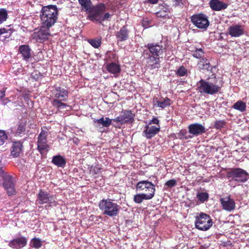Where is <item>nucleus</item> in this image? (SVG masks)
I'll use <instances>...</instances> for the list:
<instances>
[{
  "label": "nucleus",
  "mask_w": 249,
  "mask_h": 249,
  "mask_svg": "<svg viewBox=\"0 0 249 249\" xmlns=\"http://www.w3.org/2000/svg\"><path fill=\"white\" fill-rule=\"evenodd\" d=\"M150 54L147 60V65L151 69H158L160 66V58H162L166 52V47L161 44L148 43L146 46Z\"/></svg>",
  "instance_id": "obj_1"
},
{
  "label": "nucleus",
  "mask_w": 249,
  "mask_h": 249,
  "mask_svg": "<svg viewBox=\"0 0 249 249\" xmlns=\"http://www.w3.org/2000/svg\"><path fill=\"white\" fill-rule=\"evenodd\" d=\"M222 84L218 83L215 77L201 79L197 83V89L202 94L214 95L218 93L221 89Z\"/></svg>",
  "instance_id": "obj_2"
},
{
  "label": "nucleus",
  "mask_w": 249,
  "mask_h": 249,
  "mask_svg": "<svg viewBox=\"0 0 249 249\" xmlns=\"http://www.w3.org/2000/svg\"><path fill=\"white\" fill-rule=\"evenodd\" d=\"M40 16L42 25L50 28L54 24L57 19L58 10L56 6L50 5L43 7Z\"/></svg>",
  "instance_id": "obj_3"
},
{
  "label": "nucleus",
  "mask_w": 249,
  "mask_h": 249,
  "mask_svg": "<svg viewBox=\"0 0 249 249\" xmlns=\"http://www.w3.org/2000/svg\"><path fill=\"white\" fill-rule=\"evenodd\" d=\"M99 207L104 214L110 217L116 216L121 209V206L113 202L111 199L101 200L99 202Z\"/></svg>",
  "instance_id": "obj_4"
},
{
  "label": "nucleus",
  "mask_w": 249,
  "mask_h": 249,
  "mask_svg": "<svg viewBox=\"0 0 249 249\" xmlns=\"http://www.w3.org/2000/svg\"><path fill=\"white\" fill-rule=\"evenodd\" d=\"M0 183H2L9 196L16 194L15 184L12 177L7 175L2 168H0Z\"/></svg>",
  "instance_id": "obj_5"
},
{
  "label": "nucleus",
  "mask_w": 249,
  "mask_h": 249,
  "mask_svg": "<svg viewBox=\"0 0 249 249\" xmlns=\"http://www.w3.org/2000/svg\"><path fill=\"white\" fill-rule=\"evenodd\" d=\"M213 225V221L210 216L201 213L196 217V227L201 231H207Z\"/></svg>",
  "instance_id": "obj_6"
},
{
  "label": "nucleus",
  "mask_w": 249,
  "mask_h": 249,
  "mask_svg": "<svg viewBox=\"0 0 249 249\" xmlns=\"http://www.w3.org/2000/svg\"><path fill=\"white\" fill-rule=\"evenodd\" d=\"M136 188L139 191H144L146 196H149L152 199L155 195L156 188L155 185L148 180H143L139 181L136 186Z\"/></svg>",
  "instance_id": "obj_7"
},
{
  "label": "nucleus",
  "mask_w": 249,
  "mask_h": 249,
  "mask_svg": "<svg viewBox=\"0 0 249 249\" xmlns=\"http://www.w3.org/2000/svg\"><path fill=\"white\" fill-rule=\"evenodd\" d=\"M192 22L196 27L202 29H206L209 25L207 16L202 13L193 15L191 18Z\"/></svg>",
  "instance_id": "obj_8"
},
{
  "label": "nucleus",
  "mask_w": 249,
  "mask_h": 249,
  "mask_svg": "<svg viewBox=\"0 0 249 249\" xmlns=\"http://www.w3.org/2000/svg\"><path fill=\"white\" fill-rule=\"evenodd\" d=\"M229 178L237 182H244L247 180L248 173L241 168H235L228 172Z\"/></svg>",
  "instance_id": "obj_9"
},
{
  "label": "nucleus",
  "mask_w": 249,
  "mask_h": 249,
  "mask_svg": "<svg viewBox=\"0 0 249 249\" xmlns=\"http://www.w3.org/2000/svg\"><path fill=\"white\" fill-rule=\"evenodd\" d=\"M48 135L47 131L42 129L38 136L37 149L41 154L48 151L49 147L47 143Z\"/></svg>",
  "instance_id": "obj_10"
},
{
  "label": "nucleus",
  "mask_w": 249,
  "mask_h": 249,
  "mask_svg": "<svg viewBox=\"0 0 249 249\" xmlns=\"http://www.w3.org/2000/svg\"><path fill=\"white\" fill-rule=\"evenodd\" d=\"M39 204H44L49 203L50 206L56 205V198L53 196H51L47 192L40 190L37 195L36 200Z\"/></svg>",
  "instance_id": "obj_11"
},
{
  "label": "nucleus",
  "mask_w": 249,
  "mask_h": 249,
  "mask_svg": "<svg viewBox=\"0 0 249 249\" xmlns=\"http://www.w3.org/2000/svg\"><path fill=\"white\" fill-rule=\"evenodd\" d=\"M50 35L49 28L46 27H42L38 30H35L32 35L33 39L37 42H42L48 39V36Z\"/></svg>",
  "instance_id": "obj_12"
},
{
  "label": "nucleus",
  "mask_w": 249,
  "mask_h": 249,
  "mask_svg": "<svg viewBox=\"0 0 249 249\" xmlns=\"http://www.w3.org/2000/svg\"><path fill=\"white\" fill-rule=\"evenodd\" d=\"M228 32L231 37H238L245 34V27L242 25L233 24L228 28Z\"/></svg>",
  "instance_id": "obj_13"
},
{
  "label": "nucleus",
  "mask_w": 249,
  "mask_h": 249,
  "mask_svg": "<svg viewBox=\"0 0 249 249\" xmlns=\"http://www.w3.org/2000/svg\"><path fill=\"white\" fill-rule=\"evenodd\" d=\"M106 9V6L102 3H100L94 6L92 10V14L90 17L91 20H95L98 21L100 17H102Z\"/></svg>",
  "instance_id": "obj_14"
},
{
  "label": "nucleus",
  "mask_w": 249,
  "mask_h": 249,
  "mask_svg": "<svg viewBox=\"0 0 249 249\" xmlns=\"http://www.w3.org/2000/svg\"><path fill=\"white\" fill-rule=\"evenodd\" d=\"M113 120L121 124L132 122L133 121V115L131 111L125 110Z\"/></svg>",
  "instance_id": "obj_15"
},
{
  "label": "nucleus",
  "mask_w": 249,
  "mask_h": 249,
  "mask_svg": "<svg viewBox=\"0 0 249 249\" xmlns=\"http://www.w3.org/2000/svg\"><path fill=\"white\" fill-rule=\"evenodd\" d=\"M220 202L223 209L226 211L231 212L235 209V201L229 196L221 198Z\"/></svg>",
  "instance_id": "obj_16"
},
{
  "label": "nucleus",
  "mask_w": 249,
  "mask_h": 249,
  "mask_svg": "<svg viewBox=\"0 0 249 249\" xmlns=\"http://www.w3.org/2000/svg\"><path fill=\"white\" fill-rule=\"evenodd\" d=\"M53 99L66 101L68 97V91L64 88L56 87L52 91Z\"/></svg>",
  "instance_id": "obj_17"
},
{
  "label": "nucleus",
  "mask_w": 249,
  "mask_h": 249,
  "mask_svg": "<svg viewBox=\"0 0 249 249\" xmlns=\"http://www.w3.org/2000/svg\"><path fill=\"white\" fill-rule=\"evenodd\" d=\"M27 238L25 237L21 236L10 241L9 246L14 249H19L23 248L27 245Z\"/></svg>",
  "instance_id": "obj_18"
},
{
  "label": "nucleus",
  "mask_w": 249,
  "mask_h": 249,
  "mask_svg": "<svg viewBox=\"0 0 249 249\" xmlns=\"http://www.w3.org/2000/svg\"><path fill=\"white\" fill-rule=\"evenodd\" d=\"M160 130V126L147 125L143 132V136L147 139H151L155 136Z\"/></svg>",
  "instance_id": "obj_19"
},
{
  "label": "nucleus",
  "mask_w": 249,
  "mask_h": 249,
  "mask_svg": "<svg viewBox=\"0 0 249 249\" xmlns=\"http://www.w3.org/2000/svg\"><path fill=\"white\" fill-rule=\"evenodd\" d=\"M188 128L189 133L196 136L201 135L205 132L204 126L198 123L189 125Z\"/></svg>",
  "instance_id": "obj_20"
},
{
  "label": "nucleus",
  "mask_w": 249,
  "mask_h": 249,
  "mask_svg": "<svg viewBox=\"0 0 249 249\" xmlns=\"http://www.w3.org/2000/svg\"><path fill=\"white\" fill-rule=\"evenodd\" d=\"M18 52L23 59L27 61L31 57L32 50L28 45H22L18 48Z\"/></svg>",
  "instance_id": "obj_21"
},
{
  "label": "nucleus",
  "mask_w": 249,
  "mask_h": 249,
  "mask_svg": "<svg viewBox=\"0 0 249 249\" xmlns=\"http://www.w3.org/2000/svg\"><path fill=\"white\" fill-rule=\"evenodd\" d=\"M209 5L213 10L216 11L224 10L228 7L227 3H224L219 0H210Z\"/></svg>",
  "instance_id": "obj_22"
},
{
  "label": "nucleus",
  "mask_w": 249,
  "mask_h": 249,
  "mask_svg": "<svg viewBox=\"0 0 249 249\" xmlns=\"http://www.w3.org/2000/svg\"><path fill=\"white\" fill-rule=\"evenodd\" d=\"M22 144L20 141L13 142L11 149V156L13 158L18 157L22 151Z\"/></svg>",
  "instance_id": "obj_23"
},
{
  "label": "nucleus",
  "mask_w": 249,
  "mask_h": 249,
  "mask_svg": "<svg viewBox=\"0 0 249 249\" xmlns=\"http://www.w3.org/2000/svg\"><path fill=\"white\" fill-rule=\"evenodd\" d=\"M113 120L108 117H102L99 119H94L93 123L95 127H98V124H101L105 127H109L112 124Z\"/></svg>",
  "instance_id": "obj_24"
},
{
  "label": "nucleus",
  "mask_w": 249,
  "mask_h": 249,
  "mask_svg": "<svg viewBox=\"0 0 249 249\" xmlns=\"http://www.w3.org/2000/svg\"><path fill=\"white\" fill-rule=\"evenodd\" d=\"M116 36L118 41H125L128 38V31L126 28L124 26L116 34Z\"/></svg>",
  "instance_id": "obj_25"
},
{
  "label": "nucleus",
  "mask_w": 249,
  "mask_h": 249,
  "mask_svg": "<svg viewBox=\"0 0 249 249\" xmlns=\"http://www.w3.org/2000/svg\"><path fill=\"white\" fill-rule=\"evenodd\" d=\"M107 71L112 74H118L121 68L120 66L114 62H111L107 65Z\"/></svg>",
  "instance_id": "obj_26"
},
{
  "label": "nucleus",
  "mask_w": 249,
  "mask_h": 249,
  "mask_svg": "<svg viewBox=\"0 0 249 249\" xmlns=\"http://www.w3.org/2000/svg\"><path fill=\"white\" fill-rule=\"evenodd\" d=\"M52 162L58 167H64L66 163L65 159L60 155L53 156Z\"/></svg>",
  "instance_id": "obj_27"
},
{
  "label": "nucleus",
  "mask_w": 249,
  "mask_h": 249,
  "mask_svg": "<svg viewBox=\"0 0 249 249\" xmlns=\"http://www.w3.org/2000/svg\"><path fill=\"white\" fill-rule=\"evenodd\" d=\"M171 105V100L168 98H161L159 100H156L155 103V106L161 108H165Z\"/></svg>",
  "instance_id": "obj_28"
},
{
  "label": "nucleus",
  "mask_w": 249,
  "mask_h": 249,
  "mask_svg": "<svg viewBox=\"0 0 249 249\" xmlns=\"http://www.w3.org/2000/svg\"><path fill=\"white\" fill-rule=\"evenodd\" d=\"M198 67L201 70H205L208 71H211L212 69L209 60L206 58L200 59L198 62Z\"/></svg>",
  "instance_id": "obj_29"
},
{
  "label": "nucleus",
  "mask_w": 249,
  "mask_h": 249,
  "mask_svg": "<svg viewBox=\"0 0 249 249\" xmlns=\"http://www.w3.org/2000/svg\"><path fill=\"white\" fill-rule=\"evenodd\" d=\"M232 108L240 112H243L246 111L247 106L245 103L241 100H239L233 105Z\"/></svg>",
  "instance_id": "obj_30"
},
{
  "label": "nucleus",
  "mask_w": 249,
  "mask_h": 249,
  "mask_svg": "<svg viewBox=\"0 0 249 249\" xmlns=\"http://www.w3.org/2000/svg\"><path fill=\"white\" fill-rule=\"evenodd\" d=\"M144 193L138 194L134 196L133 201L137 204H140L142 202L143 200H150L151 196L148 197Z\"/></svg>",
  "instance_id": "obj_31"
},
{
  "label": "nucleus",
  "mask_w": 249,
  "mask_h": 249,
  "mask_svg": "<svg viewBox=\"0 0 249 249\" xmlns=\"http://www.w3.org/2000/svg\"><path fill=\"white\" fill-rule=\"evenodd\" d=\"M62 101L57 99H53L51 103L53 107H56L58 110H60L64 109L67 107V105L63 103Z\"/></svg>",
  "instance_id": "obj_32"
},
{
  "label": "nucleus",
  "mask_w": 249,
  "mask_h": 249,
  "mask_svg": "<svg viewBox=\"0 0 249 249\" xmlns=\"http://www.w3.org/2000/svg\"><path fill=\"white\" fill-rule=\"evenodd\" d=\"M78 1L83 9H84L86 11H89L90 10V5L91 3L90 0H78Z\"/></svg>",
  "instance_id": "obj_33"
},
{
  "label": "nucleus",
  "mask_w": 249,
  "mask_h": 249,
  "mask_svg": "<svg viewBox=\"0 0 249 249\" xmlns=\"http://www.w3.org/2000/svg\"><path fill=\"white\" fill-rule=\"evenodd\" d=\"M170 13L169 9L167 8H165L164 10H160V11L157 12L156 13V15L157 17L159 18H170V16L169 15Z\"/></svg>",
  "instance_id": "obj_34"
},
{
  "label": "nucleus",
  "mask_w": 249,
  "mask_h": 249,
  "mask_svg": "<svg viewBox=\"0 0 249 249\" xmlns=\"http://www.w3.org/2000/svg\"><path fill=\"white\" fill-rule=\"evenodd\" d=\"M30 246L35 249H39L42 246V241L38 238H33L30 242Z\"/></svg>",
  "instance_id": "obj_35"
},
{
  "label": "nucleus",
  "mask_w": 249,
  "mask_h": 249,
  "mask_svg": "<svg viewBox=\"0 0 249 249\" xmlns=\"http://www.w3.org/2000/svg\"><path fill=\"white\" fill-rule=\"evenodd\" d=\"M209 194L205 192H199L196 195V197L201 202L206 201L209 198Z\"/></svg>",
  "instance_id": "obj_36"
},
{
  "label": "nucleus",
  "mask_w": 249,
  "mask_h": 249,
  "mask_svg": "<svg viewBox=\"0 0 249 249\" xmlns=\"http://www.w3.org/2000/svg\"><path fill=\"white\" fill-rule=\"evenodd\" d=\"M88 42L95 48H98L101 44V39L98 38L89 39Z\"/></svg>",
  "instance_id": "obj_37"
},
{
  "label": "nucleus",
  "mask_w": 249,
  "mask_h": 249,
  "mask_svg": "<svg viewBox=\"0 0 249 249\" xmlns=\"http://www.w3.org/2000/svg\"><path fill=\"white\" fill-rule=\"evenodd\" d=\"M204 54V52L202 49L196 48V50L193 52V55L194 57L196 58H200L203 56Z\"/></svg>",
  "instance_id": "obj_38"
},
{
  "label": "nucleus",
  "mask_w": 249,
  "mask_h": 249,
  "mask_svg": "<svg viewBox=\"0 0 249 249\" xmlns=\"http://www.w3.org/2000/svg\"><path fill=\"white\" fill-rule=\"evenodd\" d=\"M7 18V13L6 10L4 9H0V24L6 20Z\"/></svg>",
  "instance_id": "obj_39"
},
{
  "label": "nucleus",
  "mask_w": 249,
  "mask_h": 249,
  "mask_svg": "<svg viewBox=\"0 0 249 249\" xmlns=\"http://www.w3.org/2000/svg\"><path fill=\"white\" fill-rule=\"evenodd\" d=\"M13 32V30L11 28H5V32L4 34L2 35L3 39V41H5L6 39L9 38L12 35V33Z\"/></svg>",
  "instance_id": "obj_40"
},
{
  "label": "nucleus",
  "mask_w": 249,
  "mask_h": 249,
  "mask_svg": "<svg viewBox=\"0 0 249 249\" xmlns=\"http://www.w3.org/2000/svg\"><path fill=\"white\" fill-rule=\"evenodd\" d=\"M7 139V136L4 130H0V146L4 144Z\"/></svg>",
  "instance_id": "obj_41"
},
{
  "label": "nucleus",
  "mask_w": 249,
  "mask_h": 249,
  "mask_svg": "<svg viewBox=\"0 0 249 249\" xmlns=\"http://www.w3.org/2000/svg\"><path fill=\"white\" fill-rule=\"evenodd\" d=\"M176 74L179 76H184L187 74V70L183 66H181L178 69Z\"/></svg>",
  "instance_id": "obj_42"
},
{
  "label": "nucleus",
  "mask_w": 249,
  "mask_h": 249,
  "mask_svg": "<svg viewBox=\"0 0 249 249\" xmlns=\"http://www.w3.org/2000/svg\"><path fill=\"white\" fill-rule=\"evenodd\" d=\"M177 184V181L175 179H170L165 183V186L169 188H172Z\"/></svg>",
  "instance_id": "obj_43"
},
{
  "label": "nucleus",
  "mask_w": 249,
  "mask_h": 249,
  "mask_svg": "<svg viewBox=\"0 0 249 249\" xmlns=\"http://www.w3.org/2000/svg\"><path fill=\"white\" fill-rule=\"evenodd\" d=\"M25 130V126L24 124H20L18 125L17 129V133L20 135L23 133Z\"/></svg>",
  "instance_id": "obj_44"
},
{
  "label": "nucleus",
  "mask_w": 249,
  "mask_h": 249,
  "mask_svg": "<svg viewBox=\"0 0 249 249\" xmlns=\"http://www.w3.org/2000/svg\"><path fill=\"white\" fill-rule=\"evenodd\" d=\"M111 16L112 15L108 13H106L104 15H103L102 17H100V18H99V20L98 22H99L100 23H101L104 20H107L109 18H111Z\"/></svg>",
  "instance_id": "obj_45"
},
{
  "label": "nucleus",
  "mask_w": 249,
  "mask_h": 249,
  "mask_svg": "<svg viewBox=\"0 0 249 249\" xmlns=\"http://www.w3.org/2000/svg\"><path fill=\"white\" fill-rule=\"evenodd\" d=\"M225 125V122L222 120H218L215 122L214 127L216 129H220Z\"/></svg>",
  "instance_id": "obj_46"
},
{
  "label": "nucleus",
  "mask_w": 249,
  "mask_h": 249,
  "mask_svg": "<svg viewBox=\"0 0 249 249\" xmlns=\"http://www.w3.org/2000/svg\"><path fill=\"white\" fill-rule=\"evenodd\" d=\"M100 169L96 166H92L90 169V173L92 174H97L100 172Z\"/></svg>",
  "instance_id": "obj_47"
},
{
  "label": "nucleus",
  "mask_w": 249,
  "mask_h": 249,
  "mask_svg": "<svg viewBox=\"0 0 249 249\" xmlns=\"http://www.w3.org/2000/svg\"><path fill=\"white\" fill-rule=\"evenodd\" d=\"M159 120L157 118H153L149 123L148 125L153 124H159Z\"/></svg>",
  "instance_id": "obj_48"
},
{
  "label": "nucleus",
  "mask_w": 249,
  "mask_h": 249,
  "mask_svg": "<svg viewBox=\"0 0 249 249\" xmlns=\"http://www.w3.org/2000/svg\"><path fill=\"white\" fill-rule=\"evenodd\" d=\"M5 32V28H0V40L3 41L4 39H2V35L4 34Z\"/></svg>",
  "instance_id": "obj_49"
},
{
  "label": "nucleus",
  "mask_w": 249,
  "mask_h": 249,
  "mask_svg": "<svg viewBox=\"0 0 249 249\" xmlns=\"http://www.w3.org/2000/svg\"><path fill=\"white\" fill-rule=\"evenodd\" d=\"M175 2V4L176 6L179 5L180 3H182V0H173Z\"/></svg>",
  "instance_id": "obj_50"
},
{
  "label": "nucleus",
  "mask_w": 249,
  "mask_h": 249,
  "mask_svg": "<svg viewBox=\"0 0 249 249\" xmlns=\"http://www.w3.org/2000/svg\"><path fill=\"white\" fill-rule=\"evenodd\" d=\"M159 0H147L148 2L151 4H156Z\"/></svg>",
  "instance_id": "obj_51"
},
{
  "label": "nucleus",
  "mask_w": 249,
  "mask_h": 249,
  "mask_svg": "<svg viewBox=\"0 0 249 249\" xmlns=\"http://www.w3.org/2000/svg\"><path fill=\"white\" fill-rule=\"evenodd\" d=\"M5 90H1L0 91V97L3 98L5 96Z\"/></svg>",
  "instance_id": "obj_52"
}]
</instances>
